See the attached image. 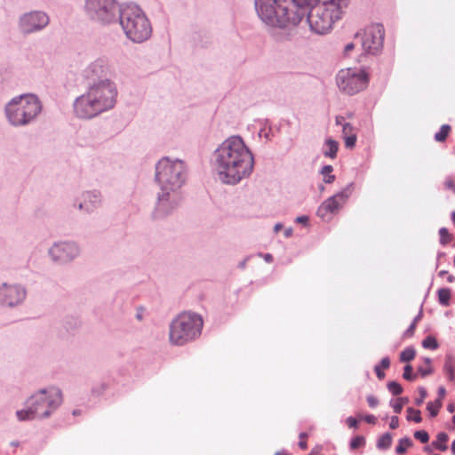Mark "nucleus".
Wrapping results in <instances>:
<instances>
[{"mask_svg": "<svg viewBox=\"0 0 455 455\" xmlns=\"http://www.w3.org/2000/svg\"><path fill=\"white\" fill-rule=\"evenodd\" d=\"M28 288L18 282L0 283V307L15 309L22 307L28 299Z\"/></svg>", "mask_w": 455, "mask_h": 455, "instance_id": "nucleus-14", "label": "nucleus"}, {"mask_svg": "<svg viewBox=\"0 0 455 455\" xmlns=\"http://www.w3.org/2000/svg\"><path fill=\"white\" fill-rule=\"evenodd\" d=\"M403 377L410 381H413L416 379V374H412V367L410 364L405 365Z\"/></svg>", "mask_w": 455, "mask_h": 455, "instance_id": "nucleus-35", "label": "nucleus"}, {"mask_svg": "<svg viewBox=\"0 0 455 455\" xmlns=\"http://www.w3.org/2000/svg\"><path fill=\"white\" fill-rule=\"evenodd\" d=\"M343 138H344V140H345V146L347 148H352L355 147V142H356V134L355 135L346 136V137H343Z\"/></svg>", "mask_w": 455, "mask_h": 455, "instance_id": "nucleus-37", "label": "nucleus"}, {"mask_svg": "<svg viewBox=\"0 0 455 455\" xmlns=\"http://www.w3.org/2000/svg\"><path fill=\"white\" fill-rule=\"evenodd\" d=\"M442 407V402L440 399L436 400L435 403L429 402L427 405V409L430 413L431 417H435Z\"/></svg>", "mask_w": 455, "mask_h": 455, "instance_id": "nucleus-29", "label": "nucleus"}, {"mask_svg": "<svg viewBox=\"0 0 455 455\" xmlns=\"http://www.w3.org/2000/svg\"><path fill=\"white\" fill-rule=\"evenodd\" d=\"M438 393L440 398H443L445 395V388L443 387H439Z\"/></svg>", "mask_w": 455, "mask_h": 455, "instance_id": "nucleus-57", "label": "nucleus"}, {"mask_svg": "<svg viewBox=\"0 0 455 455\" xmlns=\"http://www.w3.org/2000/svg\"><path fill=\"white\" fill-rule=\"evenodd\" d=\"M438 301L441 305L447 307L450 304L451 291L448 288H441L438 290Z\"/></svg>", "mask_w": 455, "mask_h": 455, "instance_id": "nucleus-22", "label": "nucleus"}, {"mask_svg": "<svg viewBox=\"0 0 455 455\" xmlns=\"http://www.w3.org/2000/svg\"><path fill=\"white\" fill-rule=\"evenodd\" d=\"M374 371H375V373L377 375V377L379 379H382L384 377H385V373L381 371L380 369V366L379 365H376L374 367Z\"/></svg>", "mask_w": 455, "mask_h": 455, "instance_id": "nucleus-49", "label": "nucleus"}, {"mask_svg": "<svg viewBox=\"0 0 455 455\" xmlns=\"http://www.w3.org/2000/svg\"><path fill=\"white\" fill-rule=\"evenodd\" d=\"M355 43H349L345 46L344 52L346 55H348L349 52L355 48Z\"/></svg>", "mask_w": 455, "mask_h": 455, "instance_id": "nucleus-51", "label": "nucleus"}, {"mask_svg": "<svg viewBox=\"0 0 455 455\" xmlns=\"http://www.w3.org/2000/svg\"><path fill=\"white\" fill-rule=\"evenodd\" d=\"M275 455H291V454L288 453L286 451H276L275 453Z\"/></svg>", "mask_w": 455, "mask_h": 455, "instance_id": "nucleus-58", "label": "nucleus"}, {"mask_svg": "<svg viewBox=\"0 0 455 455\" xmlns=\"http://www.w3.org/2000/svg\"><path fill=\"white\" fill-rule=\"evenodd\" d=\"M444 185L448 189H451L455 192V180L452 178H447Z\"/></svg>", "mask_w": 455, "mask_h": 455, "instance_id": "nucleus-42", "label": "nucleus"}, {"mask_svg": "<svg viewBox=\"0 0 455 455\" xmlns=\"http://www.w3.org/2000/svg\"><path fill=\"white\" fill-rule=\"evenodd\" d=\"M116 75V69L111 59L106 55H101L92 60L84 68V76L92 82L112 79Z\"/></svg>", "mask_w": 455, "mask_h": 455, "instance_id": "nucleus-16", "label": "nucleus"}, {"mask_svg": "<svg viewBox=\"0 0 455 455\" xmlns=\"http://www.w3.org/2000/svg\"><path fill=\"white\" fill-rule=\"evenodd\" d=\"M422 346H423V347L428 348V349H436L438 347L436 339L432 336H427L422 341Z\"/></svg>", "mask_w": 455, "mask_h": 455, "instance_id": "nucleus-30", "label": "nucleus"}, {"mask_svg": "<svg viewBox=\"0 0 455 455\" xmlns=\"http://www.w3.org/2000/svg\"><path fill=\"white\" fill-rule=\"evenodd\" d=\"M447 280H448L449 283H453L454 280H455V277L453 275H450L448 276Z\"/></svg>", "mask_w": 455, "mask_h": 455, "instance_id": "nucleus-62", "label": "nucleus"}, {"mask_svg": "<svg viewBox=\"0 0 455 455\" xmlns=\"http://www.w3.org/2000/svg\"><path fill=\"white\" fill-rule=\"evenodd\" d=\"M367 402L369 406L371 408H374L379 404V400L373 395H368Z\"/></svg>", "mask_w": 455, "mask_h": 455, "instance_id": "nucleus-43", "label": "nucleus"}, {"mask_svg": "<svg viewBox=\"0 0 455 455\" xmlns=\"http://www.w3.org/2000/svg\"><path fill=\"white\" fill-rule=\"evenodd\" d=\"M390 405L392 406L395 413H400L402 411L403 403L401 402V400H399V398L395 401L392 400L390 402Z\"/></svg>", "mask_w": 455, "mask_h": 455, "instance_id": "nucleus-39", "label": "nucleus"}, {"mask_svg": "<svg viewBox=\"0 0 455 455\" xmlns=\"http://www.w3.org/2000/svg\"><path fill=\"white\" fill-rule=\"evenodd\" d=\"M444 371L450 381L455 380V355L448 354L445 356Z\"/></svg>", "mask_w": 455, "mask_h": 455, "instance_id": "nucleus-20", "label": "nucleus"}, {"mask_svg": "<svg viewBox=\"0 0 455 455\" xmlns=\"http://www.w3.org/2000/svg\"><path fill=\"white\" fill-rule=\"evenodd\" d=\"M352 184H349L341 191L324 200L317 209V216L323 220L336 214L351 195Z\"/></svg>", "mask_w": 455, "mask_h": 455, "instance_id": "nucleus-17", "label": "nucleus"}, {"mask_svg": "<svg viewBox=\"0 0 455 455\" xmlns=\"http://www.w3.org/2000/svg\"><path fill=\"white\" fill-rule=\"evenodd\" d=\"M451 131V126L449 124H443L440 128V131L435 134V140L438 142H443L449 132Z\"/></svg>", "mask_w": 455, "mask_h": 455, "instance_id": "nucleus-26", "label": "nucleus"}, {"mask_svg": "<svg viewBox=\"0 0 455 455\" xmlns=\"http://www.w3.org/2000/svg\"><path fill=\"white\" fill-rule=\"evenodd\" d=\"M414 437L420 441L422 443H426L429 440V435L425 430H419L414 433Z\"/></svg>", "mask_w": 455, "mask_h": 455, "instance_id": "nucleus-34", "label": "nucleus"}, {"mask_svg": "<svg viewBox=\"0 0 455 455\" xmlns=\"http://www.w3.org/2000/svg\"><path fill=\"white\" fill-rule=\"evenodd\" d=\"M451 451L455 455V440L451 443Z\"/></svg>", "mask_w": 455, "mask_h": 455, "instance_id": "nucleus-63", "label": "nucleus"}, {"mask_svg": "<svg viewBox=\"0 0 455 455\" xmlns=\"http://www.w3.org/2000/svg\"><path fill=\"white\" fill-rule=\"evenodd\" d=\"M308 0H254V8L261 22L276 41L291 40L303 20L301 4Z\"/></svg>", "mask_w": 455, "mask_h": 455, "instance_id": "nucleus-3", "label": "nucleus"}, {"mask_svg": "<svg viewBox=\"0 0 455 455\" xmlns=\"http://www.w3.org/2000/svg\"><path fill=\"white\" fill-rule=\"evenodd\" d=\"M283 228V225L281 223H276L274 227V231L277 233Z\"/></svg>", "mask_w": 455, "mask_h": 455, "instance_id": "nucleus-56", "label": "nucleus"}, {"mask_svg": "<svg viewBox=\"0 0 455 455\" xmlns=\"http://www.w3.org/2000/svg\"><path fill=\"white\" fill-rule=\"evenodd\" d=\"M390 365V360L388 357H384L381 359L380 361V368H383V369H387Z\"/></svg>", "mask_w": 455, "mask_h": 455, "instance_id": "nucleus-48", "label": "nucleus"}, {"mask_svg": "<svg viewBox=\"0 0 455 455\" xmlns=\"http://www.w3.org/2000/svg\"><path fill=\"white\" fill-rule=\"evenodd\" d=\"M188 178L184 161L164 156L156 164L155 181L158 187L154 220H163L176 212L182 204V187Z\"/></svg>", "mask_w": 455, "mask_h": 455, "instance_id": "nucleus-2", "label": "nucleus"}, {"mask_svg": "<svg viewBox=\"0 0 455 455\" xmlns=\"http://www.w3.org/2000/svg\"><path fill=\"white\" fill-rule=\"evenodd\" d=\"M349 0H308L301 4L303 19L307 16L310 30L317 35L329 33L341 19L342 10Z\"/></svg>", "mask_w": 455, "mask_h": 455, "instance_id": "nucleus-5", "label": "nucleus"}, {"mask_svg": "<svg viewBox=\"0 0 455 455\" xmlns=\"http://www.w3.org/2000/svg\"><path fill=\"white\" fill-rule=\"evenodd\" d=\"M63 395L54 386L41 388L32 394L25 402V408L16 411L20 421L44 419L50 418L61 405Z\"/></svg>", "mask_w": 455, "mask_h": 455, "instance_id": "nucleus-7", "label": "nucleus"}, {"mask_svg": "<svg viewBox=\"0 0 455 455\" xmlns=\"http://www.w3.org/2000/svg\"><path fill=\"white\" fill-rule=\"evenodd\" d=\"M210 164L220 183L235 186L251 175L255 159L243 139L232 135L212 151Z\"/></svg>", "mask_w": 455, "mask_h": 455, "instance_id": "nucleus-1", "label": "nucleus"}, {"mask_svg": "<svg viewBox=\"0 0 455 455\" xmlns=\"http://www.w3.org/2000/svg\"><path fill=\"white\" fill-rule=\"evenodd\" d=\"M117 95V85L113 79L90 82L85 92L74 101L75 115L80 119H92L114 108Z\"/></svg>", "mask_w": 455, "mask_h": 455, "instance_id": "nucleus-4", "label": "nucleus"}, {"mask_svg": "<svg viewBox=\"0 0 455 455\" xmlns=\"http://www.w3.org/2000/svg\"><path fill=\"white\" fill-rule=\"evenodd\" d=\"M369 424H376L377 418L374 415H366L363 418Z\"/></svg>", "mask_w": 455, "mask_h": 455, "instance_id": "nucleus-47", "label": "nucleus"}, {"mask_svg": "<svg viewBox=\"0 0 455 455\" xmlns=\"http://www.w3.org/2000/svg\"><path fill=\"white\" fill-rule=\"evenodd\" d=\"M333 167L331 165H324L320 173L323 175V181L327 184H331L335 180V175L331 174Z\"/></svg>", "mask_w": 455, "mask_h": 455, "instance_id": "nucleus-24", "label": "nucleus"}, {"mask_svg": "<svg viewBox=\"0 0 455 455\" xmlns=\"http://www.w3.org/2000/svg\"><path fill=\"white\" fill-rule=\"evenodd\" d=\"M308 220H309V219L306 215L299 216L295 219V222L305 225V226L307 225Z\"/></svg>", "mask_w": 455, "mask_h": 455, "instance_id": "nucleus-46", "label": "nucleus"}, {"mask_svg": "<svg viewBox=\"0 0 455 455\" xmlns=\"http://www.w3.org/2000/svg\"><path fill=\"white\" fill-rule=\"evenodd\" d=\"M338 149H339L338 141L329 138L324 141L322 152L325 157L334 159L337 156Z\"/></svg>", "mask_w": 455, "mask_h": 455, "instance_id": "nucleus-19", "label": "nucleus"}, {"mask_svg": "<svg viewBox=\"0 0 455 455\" xmlns=\"http://www.w3.org/2000/svg\"><path fill=\"white\" fill-rule=\"evenodd\" d=\"M440 243L442 244H447L451 241L449 231L446 228H442L439 230Z\"/></svg>", "mask_w": 455, "mask_h": 455, "instance_id": "nucleus-33", "label": "nucleus"}, {"mask_svg": "<svg viewBox=\"0 0 455 455\" xmlns=\"http://www.w3.org/2000/svg\"><path fill=\"white\" fill-rule=\"evenodd\" d=\"M342 134H343V137L349 136V135H355V128L349 123L344 124L343 128H342Z\"/></svg>", "mask_w": 455, "mask_h": 455, "instance_id": "nucleus-38", "label": "nucleus"}, {"mask_svg": "<svg viewBox=\"0 0 455 455\" xmlns=\"http://www.w3.org/2000/svg\"><path fill=\"white\" fill-rule=\"evenodd\" d=\"M292 233H293V230H292V228H286V229L284 230V235H285V237H290V236H291Z\"/></svg>", "mask_w": 455, "mask_h": 455, "instance_id": "nucleus-54", "label": "nucleus"}, {"mask_svg": "<svg viewBox=\"0 0 455 455\" xmlns=\"http://www.w3.org/2000/svg\"><path fill=\"white\" fill-rule=\"evenodd\" d=\"M448 439H449L448 435L444 432H441L437 435L436 440L432 443V445L435 449H437L441 451H444L448 448L446 445Z\"/></svg>", "mask_w": 455, "mask_h": 455, "instance_id": "nucleus-21", "label": "nucleus"}, {"mask_svg": "<svg viewBox=\"0 0 455 455\" xmlns=\"http://www.w3.org/2000/svg\"><path fill=\"white\" fill-rule=\"evenodd\" d=\"M391 444L392 435L389 433H386L381 435L377 442V447L379 450H387L391 446Z\"/></svg>", "mask_w": 455, "mask_h": 455, "instance_id": "nucleus-23", "label": "nucleus"}, {"mask_svg": "<svg viewBox=\"0 0 455 455\" xmlns=\"http://www.w3.org/2000/svg\"><path fill=\"white\" fill-rule=\"evenodd\" d=\"M43 108V102L36 94L22 93L4 104V115L11 127L24 128L37 122Z\"/></svg>", "mask_w": 455, "mask_h": 455, "instance_id": "nucleus-6", "label": "nucleus"}, {"mask_svg": "<svg viewBox=\"0 0 455 455\" xmlns=\"http://www.w3.org/2000/svg\"><path fill=\"white\" fill-rule=\"evenodd\" d=\"M418 371L421 374L422 377H426L432 373L433 369H432L431 365L419 366Z\"/></svg>", "mask_w": 455, "mask_h": 455, "instance_id": "nucleus-40", "label": "nucleus"}, {"mask_svg": "<svg viewBox=\"0 0 455 455\" xmlns=\"http://www.w3.org/2000/svg\"><path fill=\"white\" fill-rule=\"evenodd\" d=\"M49 14L43 10H30L21 13L17 20V29L24 36L38 34L50 24Z\"/></svg>", "mask_w": 455, "mask_h": 455, "instance_id": "nucleus-12", "label": "nucleus"}, {"mask_svg": "<svg viewBox=\"0 0 455 455\" xmlns=\"http://www.w3.org/2000/svg\"><path fill=\"white\" fill-rule=\"evenodd\" d=\"M122 6L117 0H84V12L92 22L110 26L117 22Z\"/></svg>", "mask_w": 455, "mask_h": 455, "instance_id": "nucleus-10", "label": "nucleus"}, {"mask_svg": "<svg viewBox=\"0 0 455 455\" xmlns=\"http://www.w3.org/2000/svg\"><path fill=\"white\" fill-rule=\"evenodd\" d=\"M103 196L100 191L92 189L84 191L80 196V201L74 204V207L80 212L92 214L101 207Z\"/></svg>", "mask_w": 455, "mask_h": 455, "instance_id": "nucleus-18", "label": "nucleus"}, {"mask_svg": "<svg viewBox=\"0 0 455 455\" xmlns=\"http://www.w3.org/2000/svg\"><path fill=\"white\" fill-rule=\"evenodd\" d=\"M347 424L350 428H356L358 426L357 420L353 417H348L347 419Z\"/></svg>", "mask_w": 455, "mask_h": 455, "instance_id": "nucleus-45", "label": "nucleus"}, {"mask_svg": "<svg viewBox=\"0 0 455 455\" xmlns=\"http://www.w3.org/2000/svg\"><path fill=\"white\" fill-rule=\"evenodd\" d=\"M265 261H267V263H271L273 261V256L270 254V253H266L264 256H263Z\"/></svg>", "mask_w": 455, "mask_h": 455, "instance_id": "nucleus-53", "label": "nucleus"}, {"mask_svg": "<svg viewBox=\"0 0 455 455\" xmlns=\"http://www.w3.org/2000/svg\"><path fill=\"white\" fill-rule=\"evenodd\" d=\"M307 433H300L299 434V438H300V441L299 442V448H301L302 450H306L307 445V442L304 440L305 438H307Z\"/></svg>", "mask_w": 455, "mask_h": 455, "instance_id": "nucleus-41", "label": "nucleus"}, {"mask_svg": "<svg viewBox=\"0 0 455 455\" xmlns=\"http://www.w3.org/2000/svg\"><path fill=\"white\" fill-rule=\"evenodd\" d=\"M399 427V419L397 416L391 417L389 427L391 429H396Z\"/></svg>", "mask_w": 455, "mask_h": 455, "instance_id": "nucleus-44", "label": "nucleus"}, {"mask_svg": "<svg viewBox=\"0 0 455 455\" xmlns=\"http://www.w3.org/2000/svg\"><path fill=\"white\" fill-rule=\"evenodd\" d=\"M125 36L134 44L148 41L153 32L152 25L145 12L135 4L122 6L118 20Z\"/></svg>", "mask_w": 455, "mask_h": 455, "instance_id": "nucleus-8", "label": "nucleus"}, {"mask_svg": "<svg viewBox=\"0 0 455 455\" xmlns=\"http://www.w3.org/2000/svg\"><path fill=\"white\" fill-rule=\"evenodd\" d=\"M416 355V351L412 347H408L403 349L400 354L401 362H410L413 360Z\"/></svg>", "mask_w": 455, "mask_h": 455, "instance_id": "nucleus-25", "label": "nucleus"}, {"mask_svg": "<svg viewBox=\"0 0 455 455\" xmlns=\"http://www.w3.org/2000/svg\"><path fill=\"white\" fill-rule=\"evenodd\" d=\"M336 83L341 92L354 95L367 87L368 76L363 70L349 68L339 71Z\"/></svg>", "mask_w": 455, "mask_h": 455, "instance_id": "nucleus-13", "label": "nucleus"}, {"mask_svg": "<svg viewBox=\"0 0 455 455\" xmlns=\"http://www.w3.org/2000/svg\"><path fill=\"white\" fill-rule=\"evenodd\" d=\"M451 220L455 224V211L451 213Z\"/></svg>", "mask_w": 455, "mask_h": 455, "instance_id": "nucleus-64", "label": "nucleus"}, {"mask_svg": "<svg viewBox=\"0 0 455 455\" xmlns=\"http://www.w3.org/2000/svg\"><path fill=\"white\" fill-rule=\"evenodd\" d=\"M415 328H416V323H411V325L406 330L404 334L406 336H411L413 334V332H414Z\"/></svg>", "mask_w": 455, "mask_h": 455, "instance_id": "nucleus-50", "label": "nucleus"}, {"mask_svg": "<svg viewBox=\"0 0 455 455\" xmlns=\"http://www.w3.org/2000/svg\"><path fill=\"white\" fill-rule=\"evenodd\" d=\"M385 30L381 24H371L362 32L355 34V40L359 41L365 53L376 55L383 47Z\"/></svg>", "mask_w": 455, "mask_h": 455, "instance_id": "nucleus-15", "label": "nucleus"}, {"mask_svg": "<svg viewBox=\"0 0 455 455\" xmlns=\"http://www.w3.org/2000/svg\"><path fill=\"white\" fill-rule=\"evenodd\" d=\"M426 366L431 365V359L428 357H426L424 359Z\"/></svg>", "mask_w": 455, "mask_h": 455, "instance_id": "nucleus-60", "label": "nucleus"}, {"mask_svg": "<svg viewBox=\"0 0 455 455\" xmlns=\"http://www.w3.org/2000/svg\"><path fill=\"white\" fill-rule=\"evenodd\" d=\"M422 313L421 311L418 314V315L414 318L412 323H417V322L421 318Z\"/></svg>", "mask_w": 455, "mask_h": 455, "instance_id": "nucleus-59", "label": "nucleus"}, {"mask_svg": "<svg viewBox=\"0 0 455 455\" xmlns=\"http://www.w3.org/2000/svg\"><path fill=\"white\" fill-rule=\"evenodd\" d=\"M412 445V442L409 437L400 439L398 445L395 448L397 454H403L406 452L408 447Z\"/></svg>", "mask_w": 455, "mask_h": 455, "instance_id": "nucleus-27", "label": "nucleus"}, {"mask_svg": "<svg viewBox=\"0 0 455 455\" xmlns=\"http://www.w3.org/2000/svg\"><path fill=\"white\" fill-rule=\"evenodd\" d=\"M399 400H401V402L403 403V405L409 402V399L407 397H400Z\"/></svg>", "mask_w": 455, "mask_h": 455, "instance_id": "nucleus-61", "label": "nucleus"}, {"mask_svg": "<svg viewBox=\"0 0 455 455\" xmlns=\"http://www.w3.org/2000/svg\"><path fill=\"white\" fill-rule=\"evenodd\" d=\"M407 419L413 420L416 423H419L422 420L420 411L409 407L407 409Z\"/></svg>", "mask_w": 455, "mask_h": 455, "instance_id": "nucleus-28", "label": "nucleus"}, {"mask_svg": "<svg viewBox=\"0 0 455 455\" xmlns=\"http://www.w3.org/2000/svg\"><path fill=\"white\" fill-rule=\"evenodd\" d=\"M335 123H336V125H340L343 127V124H347L345 122V117L344 116H336V119H335Z\"/></svg>", "mask_w": 455, "mask_h": 455, "instance_id": "nucleus-52", "label": "nucleus"}, {"mask_svg": "<svg viewBox=\"0 0 455 455\" xmlns=\"http://www.w3.org/2000/svg\"><path fill=\"white\" fill-rule=\"evenodd\" d=\"M79 243L74 240L61 239L54 241L47 249L50 260L59 266H67L80 257Z\"/></svg>", "mask_w": 455, "mask_h": 455, "instance_id": "nucleus-11", "label": "nucleus"}, {"mask_svg": "<svg viewBox=\"0 0 455 455\" xmlns=\"http://www.w3.org/2000/svg\"><path fill=\"white\" fill-rule=\"evenodd\" d=\"M203 318L195 313L184 312L174 318L170 324L169 338L173 345L183 346L201 334Z\"/></svg>", "mask_w": 455, "mask_h": 455, "instance_id": "nucleus-9", "label": "nucleus"}, {"mask_svg": "<svg viewBox=\"0 0 455 455\" xmlns=\"http://www.w3.org/2000/svg\"><path fill=\"white\" fill-rule=\"evenodd\" d=\"M248 259H249V258L244 259L243 261H241V262L238 264V267H239L241 269L245 268Z\"/></svg>", "mask_w": 455, "mask_h": 455, "instance_id": "nucleus-55", "label": "nucleus"}, {"mask_svg": "<svg viewBox=\"0 0 455 455\" xmlns=\"http://www.w3.org/2000/svg\"><path fill=\"white\" fill-rule=\"evenodd\" d=\"M419 397L415 399V403L418 406H419L423 403L425 398L427 395V390L422 387H419Z\"/></svg>", "mask_w": 455, "mask_h": 455, "instance_id": "nucleus-36", "label": "nucleus"}, {"mask_svg": "<svg viewBox=\"0 0 455 455\" xmlns=\"http://www.w3.org/2000/svg\"><path fill=\"white\" fill-rule=\"evenodd\" d=\"M365 444V439L363 435H357L350 441V448L355 450Z\"/></svg>", "mask_w": 455, "mask_h": 455, "instance_id": "nucleus-32", "label": "nucleus"}, {"mask_svg": "<svg viewBox=\"0 0 455 455\" xmlns=\"http://www.w3.org/2000/svg\"><path fill=\"white\" fill-rule=\"evenodd\" d=\"M387 389L389 392H391L394 395H398L403 392L402 386L396 382V381H390L387 383Z\"/></svg>", "mask_w": 455, "mask_h": 455, "instance_id": "nucleus-31", "label": "nucleus"}]
</instances>
